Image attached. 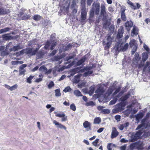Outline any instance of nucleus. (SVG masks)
Listing matches in <instances>:
<instances>
[{
	"mask_svg": "<svg viewBox=\"0 0 150 150\" xmlns=\"http://www.w3.org/2000/svg\"><path fill=\"white\" fill-rule=\"evenodd\" d=\"M148 126V125L146 123V120L143 119L141 122V124L139 125L136 129V130H138L135 134V136L139 139L141 135L144 132V129L147 128Z\"/></svg>",
	"mask_w": 150,
	"mask_h": 150,
	"instance_id": "f257e3e1",
	"label": "nucleus"
},
{
	"mask_svg": "<svg viewBox=\"0 0 150 150\" xmlns=\"http://www.w3.org/2000/svg\"><path fill=\"white\" fill-rule=\"evenodd\" d=\"M126 105L125 102L122 101L120 103L118 104L115 105L116 108L113 109L112 112L113 113H116L118 112H120L125 109V107Z\"/></svg>",
	"mask_w": 150,
	"mask_h": 150,
	"instance_id": "f03ea898",
	"label": "nucleus"
},
{
	"mask_svg": "<svg viewBox=\"0 0 150 150\" xmlns=\"http://www.w3.org/2000/svg\"><path fill=\"white\" fill-rule=\"evenodd\" d=\"M91 9L95 12V14L98 15L100 11V4L94 2L92 6Z\"/></svg>",
	"mask_w": 150,
	"mask_h": 150,
	"instance_id": "7ed1b4c3",
	"label": "nucleus"
},
{
	"mask_svg": "<svg viewBox=\"0 0 150 150\" xmlns=\"http://www.w3.org/2000/svg\"><path fill=\"white\" fill-rule=\"evenodd\" d=\"M107 42L105 43V41H103V45L105 44L106 45V46L105 47V48H109L112 43V39L110 35L109 34L107 35Z\"/></svg>",
	"mask_w": 150,
	"mask_h": 150,
	"instance_id": "20e7f679",
	"label": "nucleus"
},
{
	"mask_svg": "<svg viewBox=\"0 0 150 150\" xmlns=\"http://www.w3.org/2000/svg\"><path fill=\"white\" fill-rule=\"evenodd\" d=\"M127 4L129 5L130 8L132 9L136 10L139 9L141 7V5L139 3H135L136 5L132 2L129 0L127 1Z\"/></svg>",
	"mask_w": 150,
	"mask_h": 150,
	"instance_id": "39448f33",
	"label": "nucleus"
},
{
	"mask_svg": "<svg viewBox=\"0 0 150 150\" xmlns=\"http://www.w3.org/2000/svg\"><path fill=\"white\" fill-rule=\"evenodd\" d=\"M81 20L84 21L86 18L87 11H86L85 6H83L81 10Z\"/></svg>",
	"mask_w": 150,
	"mask_h": 150,
	"instance_id": "423d86ee",
	"label": "nucleus"
},
{
	"mask_svg": "<svg viewBox=\"0 0 150 150\" xmlns=\"http://www.w3.org/2000/svg\"><path fill=\"white\" fill-rule=\"evenodd\" d=\"M124 33L123 27L121 26L118 30V33L117 35L116 38L118 39L121 38L123 36Z\"/></svg>",
	"mask_w": 150,
	"mask_h": 150,
	"instance_id": "0eeeda50",
	"label": "nucleus"
},
{
	"mask_svg": "<svg viewBox=\"0 0 150 150\" xmlns=\"http://www.w3.org/2000/svg\"><path fill=\"white\" fill-rule=\"evenodd\" d=\"M107 15L105 7L103 4H101V6L100 15L103 17V18H106Z\"/></svg>",
	"mask_w": 150,
	"mask_h": 150,
	"instance_id": "6e6552de",
	"label": "nucleus"
},
{
	"mask_svg": "<svg viewBox=\"0 0 150 150\" xmlns=\"http://www.w3.org/2000/svg\"><path fill=\"white\" fill-rule=\"evenodd\" d=\"M92 67H86L85 69L87 71L85 72L83 74V76L85 77H87L91 74L93 72V71L91 70Z\"/></svg>",
	"mask_w": 150,
	"mask_h": 150,
	"instance_id": "1a4fd4ad",
	"label": "nucleus"
},
{
	"mask_svg": "<svg viewBox=\"0 0 150 150\" xmlns=\"http://www.w3.org/2000/svg\"><path fill=\"white\" fill-rule=\"evenodd\" d=\"M133 25V22L131 21H127L125 24V27L127 31H129L130 30L131 28L132 27Z\"/></svg>",
	"mask_w": 150,
	"mask_h": 150,
	"instance_id": "9d476101",
	"label": "nucleus"
},
{
	"mask_svg": "<svg viewBox=\"0 0 150 150\" xmlns=\"http://www.w3.org/2000/svg\"><path fill=\"white\" fill-rule=\"evenodd\" d=\"M83 125L84 127L86 129L87 131L90 130L91 129V124L88 121H85L83 122Z\"/></svg>",
	"mask_w": 150,
	"mask_h": 150,
	"instance_id": "9b49d317",
	"label": "nucleus"
},
{
	"mask_svg": "<svg viewBox=\"0 0 150 150\" xmlns=\"http://www.w3.org/2000/svg\"><path fill=\"white\" fill-rule=\"evenodd\" d=\"M119 134V132L117 131L116 128L113 127L112 128L111 138L113 139L117 137Z\"/></svg>",
	"mask_w": 150,
	"mask_h": 150,
	"instance_id": "f8f14e48",
	"label": "nucleus"
},
{
	"mask_svg": "<svg viewBox=\"0 0 150 150\" xmlns=\"http://www.w3.org/2000/svg\"><path fill=\"white\" fill-rule=\"evenodd\" d=\"M53 123L55 124L57 128H59L61 129H63L64 130L66 129V127L62 125L61 124L59 123L55 120L53 121Z\"/></svg>",
	"mask_w": 150,
	"mask_h": 150,
	"instance_id": "ddd939ff",
	"label": "nucleus"
},
{
	"mask_svg": "<svg viewBox=\"0 0 150 150\" xmlns=\"http://www.w3.org/2000/svg\"><path fill=\"white\" fill-rule=\"evenodd\" d=\"M138 29L135 25L133 26V29L132 30L131 36H134V35H138Z\"/></svg>",
	"mask_w": 150,
	"mask_h": 150,
	"instance_id": "4468645a",
	"label": "nucleus"
},
{
	"mask_svg": "<svg viewBox=\"0 0 150 150\" xmlns=\"http://www.w3.org/2000/svg\"><path fill=\"white\" fill-rule=\"evenodd\" d=\"M23 48V47L18 45L13 46L12 48L9 49V50L10 52H11L12 51L15 52L16 51H18L19 50L22 49Z\"/></svg>",
	"mask_w": 150,
	"mask_h": 150,
	"instance_id": "2eb2a0df",
	"label": "nucleus"
},
{
	"mask_svg": "<svg viewBox=\"0 0 150 150\" xmlns=\"http://www.w3.org/2000/svg\"><path fill=\"white\" fill-rule=\"evenodd\" d=\"M9 34V33H7L2 35L3 40L6 41L11 40V35H8Z\"/></svg>",
	"mask_w": 150,
	"mask_h": 150,
	"instance_id": "dca6fc26",
	"label": "nucleus"
},
{
	"mask_svg": "<svg viewBox=\"0 0 150 150\" xmlns=\"http://www.w3.org/2000/svg\"><path fill=\"white\" fill-rule=\"evenodd\" d=\"M141 57L139 56V54L137 53L136 52L134 55L133 60L136 63H138L139 60L141 59Z\"/></svg>",
	"mask_w": 150,
	"mask_h": 150,
	"instance_id": "f3484780",
	"label": "nucleus"
},
{
	"mask_svg": "<svg viewBox=\"0 0 150 150\" xmlns=\"http://www.w3.org/2000/svg\"><path fill=\"white\" fill-rule=\"evenodd\" d=\"M148 55L146 52H144L142 55V61L144 62L146 61L148 59Z\"/></svg>",
	"mask_w": 150,
	"mask_h": 150,
	"instance_id": "a211bd4d",
	"label": "nucleus"
},
{
	"mask_svg": "<svg viewBox=\"0 0 150 150\" xmlns=\"http://www.w3.org/2000/svg\"><path fill=\"white\" fill-rule=\"evenodd\" d=\"M81 76V74H78L74 76V82L76 83H78L80 81V78Z\"/></svg>",
	"mask_w": 150,
	"mask_h": 150,
	"instance_id": "6ab92c4d",
	"label": "nucleus"
},
{
	"mask_svg": "<svg viewBox=\"0 0 150 150\" xmlns=\"http://www.w3.org/2000/svg\"><path fill=\"white\" fill-rule=\"evenodd\" d=\"M105 90L103 87H100L96 91V93L100 94H102L104 92Z\"/></svg>",
	"mask_w": 150,
	"mask_h": 150,
	"instance_id": "aec40b11",
	"label": "nucleus"
},
{
	"mask_svg": "<svg viewBox=\"0 0 150 150\" xmlns=\"http://www.w3.org/2000/svg\"><path fill=\"white\" fill-rule=\"evenodd\" d=\"M9 12L8 10L4 9L2 8H0V15H3L8 13Z\"/></svg>",
	"mask_w": 150,
	"mask_h": 150,
	"instance_id": "412c9836",
	"label": "nucleus"
},
{
	"mask_svg": "<svg viewBox=\"0 0 150 150\" xmlns=\"http://www.w3.org/2000/svg\"><path fill=\"white\" fill-rule=\"evenodd\" d=\"M130 95L129 93H128L127 94L123 96H122L120 98V99L123 102H125V101L129 97Z\"/></svg>",
	"mask_w": 150,
	"mask_h": 150,
	"instance_id": "4be33fe9",
	"label": "nucleus"
},
{
	"mask_svg": "<svg viewBox=\"0 0 150 150\" xmlns=\"http://www.w3.org/2000/svg\"><path fill=\"white\" fill-rule=\"evenodd\" d=\"M143 116V114L141 113L137 114L135 115L136 120L139 122L140 119H142Z\"/></svg>",
	"mask_w": 150,
	"mask_h": 150,
	"instance_id": "5701e85b",
	"label": "nucleus"
},
{
	"mask_svg": "<svg viewBox=\"0 0 150 150\" xmlns=\"http://www.w3.org/2000/svg\"><path fill=\"white\" fill-rule=\"evenodd\" d=\"M11 29V28L9 27H7L0 29V34L8 32Z\"/></svg>",
	"mask_w": 150,
	"mask_h": 150,
	"instance_id": "b1692460",
	"label": "nucleus"
},
{
	"mask_svg": "<svg viewBox=\"0 0 150 150\" xmlns=\"http://www.w3.org/2000/svg\"><path fill=\"white\" fill-rule=\"evenodd\" d=\"M85 60L86 58L85 57L82 58L77 62V66H80L83 63L85 62Z\"/></svg>",
	"mask_w": 150,
	"mask_h": 150,
	"instance_id": "393cba45",
	"label": "nucleus"
},
{
	"mask_svg": "<svg viewBox=\"0 0 150 150\" xmlns=\"http://www.w3.org/2000/svg\"><path fill=\"white\" fill-rule=\"evenodd\" d=\"M74 94L75 95L78 97L82 96V95L81 92L79 90H75L74 91Z\"/></svg>",
	"mask_w": 150,
	"mask_h": 150,
	"instance_id": "a878e982",
	"label": "nucleus"
},
{
	"mask_svg": "<svg viewBox=\"0 0 150 150\" xmlns=\"http://www.w3.org/2000/svg\"><path fill=\"white\" fill-rule=\"evenodd\" d=\"M94 12L93 10L91 9L89 11V18L90 20H91L94 16Z\"/></svg>",
	"mask_w": 150,
	"mask_h": 150,
	"instance_id": "bb28decb",
	"label": "nucleus"
},
{
	"mask_svg": "<svg viewBox=\"0 0 150 150\" xmlns=\"http://www.w3.org/2000/svg\"><path fill=\"white\" fill-rule=\"evenodd\" d=\"M55 96L56 97H59L61 96L60 90L59 88L55 90Z\"/></svg>",
	"mask_w": 150,
	"mask_h": 150,
	"instance_id": "cd10ccee",
	"label": "nucleus"
},
{
	"mask_svg": "<svg viewBox=\"0 0 150 150\" xmlns=\"http://www.w3.org/2000/svg\"><path fill=\"white\" fill-rule=\"evenodd\" d=\"M131 138L130 141L132 142H134L139 139L136 136H135V134L134 135H132L131 136Z\"/></svg>",
	"mask_w": 150,
	"mask_h": 150,
	"instance_id": "c85d7f7f",
	"label": "nucleus"
},
{
	"mask_svg": "<svg viewBox=\"0 0 150 150\" xmlns=\"http://www.w3.org/2000/svg\"><path fill=\"white\" fill-rule=\"evenodd\" d=\"M50 44H51V46L50 49L51 50H52L54 49V47H55L56 45V42L52 41H50Z\"/></svg>",
	"mask_w": 150,
	"mask_h": 150,
	"instance_id": "c756f323",
	"label": "nucleus"
},
{
	"mask_svg": "<svg viewBox=\"0 0 150 150\" xmlns=\"http://www.w3.org/2000/svg\"><path fill=\"white\" fill-rule=\"evenodd\" d=\"M129 44L130 47H132L135 45H137V44L135 43V40H131L129 42Z\"/></svg>",
	"mask_w": 150,
	"mask_h": 150,
	"instance_id": "7c9ffc66",
	"label": "nucleus"
},
{
	"mask_svg": "<svg viewBox=\"0 0 150 150\" xmlns=\"http://www.w3.org/2000/svg\"><path fill=\"white\" fill-rule=\"evenodd\" d=\"M110 112V110L108 109H103L102 111L100 112V113L103 114H108Z\"/></svg>",
	"mask_w": 150,
	"mask_h": 150,
	"instance_id": "2f4dec72",
	"label": "nucleus"
},
{
	"mask_svg": "<svg viewBox=\"0 0 150 150\" xmlns=\"http://www.w3.org/2000/svg\"><path fill=\"white\" fill-rule=\"evenodd\" d=\"M40 71L42 72H45L47 71V69L45 66L43 65L39 69Z\"/></svg>",
	"mask_w": 150,
	"mask_h": 150,
	"instance_id": "473e14b6",
	"label": "nucleus"
},
{
	"mask_svg": "<svg viewBox=\"0 0 150 150\" xmlns=\"http://www.w3.org/2000/svg\"><path fill=\"white\" fill-rule=\"evenodd\" d=\"M41 17L39 15H35L33 17V19L35 21H39L41 18Z\"/></svg>",
	"mask_w": 150,
	"mask_h": 150,
	"instance_id": "72a5a7b5",
	"label": "nucleus"
},
{
	"mask_svg": "<svg viewBox=\"0 0 150 150\" xmlns=\"http://www.w3.org/2000/svg\"><path fill=\"white\" fill-rule=\"evenodd\" d=\"M101 120L99 117L96 118L94 120V123L95 124H99Z\"/></svg>",
	"mask_w": 150,
	"mask_h": 150,
	"instance_id": "f704fd0d",
	"label": "nucleus"
},
{
	"mask_svg": "<svg viewBox=\"0 0 150 150\" xmlns=\"http://www.w3.org/2000/svg\"><path fill=\"white\" fill-rule=\"evenodd\" d=\"M128 43H126L121 49L122 51L124 52L126 51L128 48Z\"/></svg>",
	"mask_w": 150,
	"mask_h": 150,
	"instance_id": "c9c22d12",
	"label": "nucleus"
},
{
	"mask_svg": "<svg viewBox=\"0 0 150 150\" xmlns=\"http://www.w3.org/2000/svg\"><path fill=\"white\" fill-rule=\"evenodd\" d=\"M113 91V90L112 88H109L106 93V94L108 96H109L111 94Z\"/></svg>",
	"mask_w": 150,
	"mask_h": 150,
	"instance_id": "e433bc0d",
	"label": "nucleus"
},
{
	"mask_svg": "<svg viewBox=\"0 0 150 150\" xmlns=\"http://www.w3.org/2000/svg\"><path fill=\"white\" fill-rule=\"evenodd\" d=\"M72 46V45L71 44H69L66 46L65 47L64 49V51H65L68 50L69 49H70L71 48Z\"/></svg>",
	"mask_w": 150,
	"mask_h": 150,
	"instance_id": "4c0bfd02",
	"label": "nucleus"
},
{
	"mask_svg": "<svg viewBox=\"0 0 150 150\" xmlns=\"http://www.w3.org/2000/svg\"><path fill=\"white\" fill-rule=\"evenodd\" d=\"M75 56V54H73L72 55L67 57L65 58V60L68 61L69 59L73 58Z\"/></svg>",
	"mask_w": 150,
	"mask_h": 150,
	"instance_id": "58836bf2",
	"label": "nucleus"
},
{
	"mask_svg": "<svg viewBox=\"0 0 150 150\" xmlns=\"http://www.w3.org/2000/svg\"><path fill=\"white\" fill-rule=\"evenodd\" d=\"M50 45V41H47L46 42L45 45L44 47L45 49H48Z\"/></svg>",
	"mask_w": 150,
	"mask_h": 150,
	"instance_id": "ea45409f",
	"label": "nucleus"
},
{
	"mask_svg": "<svg viewBox=\"0 0 150 150\" xmlns=\"http://www.w3.org/2000/svg\"><path fill=\"white\" fill-rule=\"evenodd\" d=\"M32 52V48H28L25 50V53L26 54H29L31 55V53Z\"/></svg>",
	"mask_w": 150,
	"mask_h": 150,
	"instance_id": "a19ab883",
	"label": "nucleus"
},
{
	"mask_svg": "<svg viewBox=\"0 0 150 150\" xmlns=\"http://www.w3.org/2000/svg\"><path fill=\"white\" fill-rule=\"evenodd\" d=\"M34 76H30L28 78L27 80V82L29 83H31V80L33 78Z\"/></svg>",
	"mask_w": 150,
	"mask_h": 150,
	"instance_id": "79ce46f5",
	"label": "nucleus"
},
{
	"mask_svg": "<svg viewBox=\"0 0 150 150\" xmlns=\"http://www.w3.org/2000/svg\"><path fill=\"white\" fill-rule=\"evenodd\" d=\"M117 98H116L112 100L109 103L110 105H112L115 104L117 102Z\"/></svg>",
	"mask_w": 150,
	"mask_h": 150,
	"instance_id": "37998d69",
	"label": "nucleus"
},
{
	"mask_svg": "<svg viewBox=\"0 0 150 150\" xmlns=\"http://www.w3.org/2000/svg\"><path fill=\"white\" fill-rule=\"evenodd\" d=\"M54 86V82L52 81H51L48 85V88L49 89H51L52 87Z\"/></svg>",
	"mask_w": 150,
	"mask_h": 150,
	"instance_id": "c03bdc74",
	"label": "nucleus"
},
{
	"mask_svg": "<svg viewBox=\"0 0 150 150\" xmlns=\"http://www.w3.org/2000/svg\"><path fill=\"white\" fill-rule=\"evenodd\" d=\"M89 89L90 90L89 91V93L92 94L93 93L95 90L94 87V86H92L90 87Z\"/></svg>",
	"mask_w": 150,
	"mask_h": 150,
	"instance_id": "a18cd8bd",
	"label": "nucleus"
},
{
	"mask_svg": "<svg viewBox=\"0 0 150 150\" xmlns=\"http://www.w3.org/2000/svg\"><path fill=\"white\" fill-rule=\"evenodd\" d=\"M94 105V103L92 101H90L87 102L86 104V105L87 106H93Z\"/></svg>",
	"mask_w": 150,
	"mask_h": 150,
	"instance_id": "49530a36",
	"label": "nucleus"
},
{
	"mask_svg": "<svg viewBox=\"0 0 150 150\" xmlns=\"http://www.w3.org/2000/svg\"><path fill=\"white\" fill-rule=\"evenodd\" d=\"M18 85L17 84H16L13 86L10 87V91H12L14 90H15L17 88Z\"/></svg>",
	"mask_w": 150,
	"mask_h": 150,
	"instance_id": "de8ad7c7",
	"label": "nucleus"
},
{
	"mask_svg": "<svg viewBox=\"0 0 150 150\" xmlns=\"http://www.w3.org/2000/svg\"><path fill=\"white\" fill-rule=\"evenodd\" d=\"M70 109L73 111H75L76 110V107L75 104L74 103L72 104L70 106Z\"/></svg>",
	"mask_w": 150,
	"mask_h": 150,
	"instance_id": "09e8293b",
	"label": "nucleus"
},
{
	"mask_svg": "<svg viewBox=\"0 0 150 150\" xmlns=\"http://www.w3.org/2000/svg\"><path fill=\"white\" fill-rule=\"evenodd\" d=\"M71 90V89L69 86H68L63 91L65 93L69 92Z\"/></svg>",
	"mask_w": 150,
	"mask_h": 150,
	"instance_id": "8fccbe9b",
	"label": "nucleus"
},
{
	"mask_svg": "<svg viewBox=\"0 0 150 150\" xmlns=\"http://www.w3.org/2000/svg\"><path fill=\"white\" fill-rule=\"evenodd\" d=\"M120 89H121V88L120 87L117 88L116 89V90L113 93V95H112L113 96H115L117 93L120 91Z\"/></svg>",
	"mask_w": 150,
	"mask_h": 150,
	"instance_id": "3c124183",
	"label": "nucleus"
},
{
	"mask_svg": "<svg viewBox=\"0 0 150 150\" xmlns=\"http://www.w3.org/2000/svg\"><path fill=\"white\" fill-rule=\"evenodd\" d=\"M121 18L123 21H125L126 20V17L125 13L121 14Z\"/></svg>",
	"mask_w": 150,
	"mask_h": 150,
	"instance_id": "603ef678",
	"label": "nucleus"
},
{
	"mask_svg": "<svg viewBox=\"0 0 150 150\" xmlns=\"http://www.w3.org/2000/svg\"><path fill=\"white\" fill-rule=\"evenodd\" d=\"M126 10L125 7L124 6H122L121 7L120 12L121 14L125 13V12Z\"/></svg>",
	"mask_w": 150,
	"mask_h": 150,
	"instance_id": "864d4df0",
	"label": "nucleus"
},
{
	"mask_svg": "<svg viewBox=\"0 0 150 150\" xmlns=\"http://www.w3.org/2000/svg\"><path fill=\"white\" fill-rule=\"evenodd\" d=\"M99 139H96L93 142V144L95 146H96L98 145L97 143L99 141Z\"/></svg>",
	"mask_w": 150,
	"mask_h": 150,
	"instance_id": "5fc2aeb1",
	"label": "nucleus"
},
{
	"mask_svg": "<svg viewBox=\"0 0 150 150\" xmlns=\"http://www.w3.org/2000/svg\"><path fill=\"white\" fill-rule=\"evenodd\" d=\"M29 18V16L27 14L23 16L22 17V20H26L28 19Z\"/></svg>",
	"mask_w": 150,
	"mask_h": 150,
	"instance_id": "6e6d98bb",
	"label": "nucleus"
},
{
	"mask_svg": "<svg viewBox=\"0 0 150 150\" xmlns=\"http://www.w3.org/2000/svg\"><path fill=\"white\" fill-rule=\"evenodd\" d=\"M4 49L5 47L4 46H0V52L3 51L1 53V55H2L5 52L4 51Z\"/></svg>",
	"mask_w": 150,
	"mask_h": 150,
	"instance_id": "4d7b16f0",
	"label": "nucleus"
},
{
	"mask_svg": "<svg viewBox=\"0 0 150 150\" xmlns=\"http://www.w3.org/2000/svg\"><path fill=\"white\" fill-rule=\"evenodd\" d=\"M25 10V9L23 8H22L21 9L20 12L19 14V15H20V16H22L24 13Z\"/></svg>",
	"mask_w": 150,
	"mask_h": 150,
	"instance_id": "13d9d810",
	"label": "nucleus"
},
{
	"mask_svg": "<svg viewBox=\"0 0 150 150\" xmlns=\"http://www.w3.org/2000/svg\"><path fill=\"white\" fill-rule=\"evenodd\" d=\"M144 135L146 137H148L150 136V132L148 131L144 132Z\"/></svg>",
	"mask_w": 150,
	"mask_h": 150,
	"instance_id": "bf43d9fd",
	"label": "nucleus"
},
{
	"mask_svg": "<svg viewBox=\"0 0 150 150\" xmlns=\"http://www.w3.org/2000/svg\"><path fill=\"white\" fill-rule=\"evenodd\" d=\"M121 117L120 115H117L115 116V118L117 122H119L120 120Z\"/></svg>",
	"mask_w": 150,
	"mask_h": 150,
	"instance_id": "052dcab7",
	"label": "nucleus"
},
{
	"mask_svg": "<svg viewBox=\"0 0 150 150\" xmlns=\"http://www.w3.org/2000/svg\"><path fill=\"white\" fill-rule=\"evenodd\" d=\"M19 74L20 75H24V73L26 71L25 70H21L19 69Z\"/></svg>",
	"mask_w": 150,
	"mask_h": 150,
	"instance_id": "680f3d73",
	"label": "nucleus"
},
{
	"mask_svg": "<svg viewBox=\"0 0 150 150\" xmlns=\"http://www.w3.org/2000/svg\"><path fill=\"white\" fill-rule=\"evenodd\" d=\"M61 58H61L60 57H57L56 56H55L53 60L56 61H57L59 59H61Z\"/></svg>",
	"mask_w": 150,
	"mask_h": 150,
	"instance_id": "e2e57ef3",
	"label": "nucleus"
},
{
	"mask_svg": "<svg viewBox=\"0 0 150 150\" xmlns=\"http://www.w3.org/2000/svg\"><path fill=\"white\" fill-rule=\"evenodd\" d=\"M65 116V114L64 113L62 114H60V113H57V114L56 115V116L58 117H62L63 116Z\"/></svg>",
	"mask_w": 150,
	"mask_h": 150,
	"instance_id": "0e129e2a",
	"label": "nucleus"
},
{
	"mask_svg": "<svg viewBox=\"0 0 150 150\" xmlns=\"http://www.w3.org/2000/svg\"><path fill=\"white\" fill-rule=\"evenodd\" d=\"M27 66V65L26 64H23L22 65H21L20 67H19V69L21 70H24L23 69L25 67Z\"/></svg>",
	"mask_w": 150,
	"mask_h": 150,
	"instance_id": "69168bd1",
	"label": "nucleus"
},
{
	"mask_svg": "<svg viewBox=\"0 0 150 150\" xmlns=\"http://www.w3.org/2000/svg\"><path fill=\"white\" fill-rule=\"evenodd\" d=\"M143 47L146 50V51L147 52L149 51V49L147 45L145 44H144L143 45Z\"/></svg>",
	"mask_w": 150,
	"mask_h": 150,
	"instance_id": "338daca9",
	"label": "nucleus"
},
{
	"mask_svg": "<svg viewBox=\"0 0 150 150\" xmlns=\"http://www.w3.org/2000/svg\"><path fill=\"white\" fill-rule=\"evenodd\" d=\"M93 0H87L86 3L88 6H90L93 2Z\"/></svg>",
	"mask_w": 150,
	"mask_h": 150,
	"instance_id": "774afa93",
	"label": "nucleus"
}]
</instances>
